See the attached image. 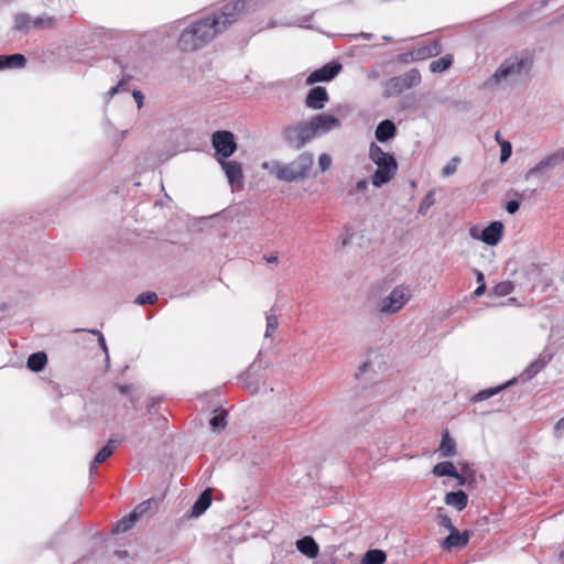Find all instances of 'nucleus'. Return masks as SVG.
Wrapping results in <instances>:
<instances>
[{
    "label": "nucleus",
    "instance_id": "nucleus-1",
    "mask_svg": "<svg viewBox=\"0 0 564 564\" xmlns=\"http://www.w3.org/2000/svg\"><path fill=\"white\" fill-rule=\"evenodd\" d=\"M340 127L341 122L335 116L319 113L307 120H302L284 127L282 130V137L290 148L300 150L319 135L337 130Z\"/></svg>",
    "mask_w": 564,
    "mask_h": 564
},
{
    "label": "nucleus",
    "instance_id": "nucleus-2",
    "mask_svg": "<svg viewBox=\"0 0 564 564\" xmlns=\"http://www.w3.org/2000/svg\"><path fill=\"white\" fill-rule=\"evenodd\" d=\"M533 64L529 52H520L506 58L496 72L485 82L489 89H509L523 83L530 75Z\"/></svg>",
    "mask_w": 564,
    "mask_h": 564
},
{
    "label": "nucleus",
    "instance_id": "nucleus-3",
    "mask_svg": "<svg viewBox=\"0 0 564 564\" xmlns=\"http://www.w3.org/2000/svg\"><path fill=\"white\" fill-rule=\"evenodd\" d=\"M246 8L245 0H232L225 3L220 10L195 21L183 35H216L225 32Z\"/></svg>",
    "mask_w": 564,
    "mask_h": 564
},
{
    "label": "nucleus",
    "instance_id": "nucleus-4",
    "mask_svg": "<svg viewBox=\"0 0 564 564\" xmlns=\"http://www.w3.org/2000/svg\"><path fill=\"white\" fill-rule=\"evenodd\" d=\"M313 163V154L311 152H303L290 163H282L280 161L263 162L262 169L279 181L291 183L306 178Z\"/></svg>",
    "mask_w": 564,
    "mask_h": 564
},
{
    "label": "nucleus",
    "instance_id": "nucleus-5",
    "mask_svg": "<svg viewBox=\"0 0 564 564\" xmlns=\"http://www.w3.org/2000/svg\"><path fill=\"white\" fill-rule=\"evenodd\" d=\"M369 158L377 165V171L371 177V182L376 187H381L394 177L398 164L392 154L384 152L378 144L372 142L369 148Z\"/></svg>",
    "mask_w": 564,
    "mask_h": 564
},
{
    "label": "nucleus",
    "instance_id": "nucleus-6",
    "mask_svg": "<svg viewBox=\"0 0 564 564\" xmlns=\"http://www.w3.org/2000/svg\"><path fill=\"white\" fill-rule=\"evenodd\" d=\"M411 297L412 291L410 286L398 285L389 295L380 300L378 310L382 314H395L409 303Z\"/></svg>",
    "mask_w": 564,
    "mask_h": 564
},
{
    "label": "nucleus",
    "instance_id": "nucleus-7",
    "mask_svg": "<svg viewBox=\"0 0 564 564\" xmlns=\"http://www.w3.org/2000/svg\"><path fill=\"white\" fill-rule=\"evenodd\" d=\"M212 145L216 161L229 159L237 150L235 134L227 130H218L212 134Z\"/></svg>",
    "mask_w": 564,
    "mask_h": 564
},
{
    "label": "nucleus",
    "instance_id": "nucleus-8",
    "mask_svg": "<svg viewBox=\"0 0 564 564\" xmlns=\"http://www.w3.org/2000/svg\"><path fill=\"white\" fill-rule=\"evenodd\" d=\"M442 52V45L437 40L431 41L429 44L419 46L411 51L400 53L395 56V62L400 64H411L414 62L424 61L432 56H436Z\"/></svg>",
    "mask_w": 564,
    "mask_h": 564
},
{
    "label": "nucleus",
    "instance_id": "nucleus-9",
    "mask_svg": "<svg viewBox=\"0 0 564 564\" xmlns=\"http://www.w3.org/2000/svg\"><path fill=\"white\" fill-rule=\"evenodd\" d=\"M564 161V147L542 158L524 175L525 181L547 174Z\"/></svg>",
    "mask_w": 564,
    "mask_h": 564
},
{
    "label": "nucleus",
    "instance_id": "nucleus-10",
    "mask_svg": "<svg viewBox=\"0 0 564 564\" xmlns=\"http://www.w3.org/2000/svg\"><path fill=\"white\" fill-rule=\"evenodd\" d=\"M555 355V348L551 349L549 346L540 354V356L532 361L520 375L522 381H528L535 377L544 367L551 361Z\"/></svg>",
    "mask_w": 564,
    "mask_h": 564
},
{
    "label": "nucleus",
    "instance_id": "nucleus-11",
    "mask_svg": "<svg viewBox=\"0 0 564 564\" xmlns=\"http://www.w3.org/2000/svg\"><path fill=\"white\" fill-rule=\"evenodd\" d=\"M555 355V348L551 349L549 346L540 354V356L532 361L520 375L522 381H528L535 377L544 367L551 361Z\"/></svg>",
    "mask_w": 564,
    "mask_h": 564
},
{
    "label": "nucleus",
    "instance_id": "nucleus-12",
    "mask_svg": "<svg viewBox=\"0 0 564 564\" xmlns=\"http://www.w3.org/2000/svg\"><path fill=\"white\" fill-rule=\"evenodd\" d=\"M555 355V348L551 349L549 346L540 354V356L532 361L520 375L522 381H528L535 377L544 367L551 361Z\"/></svg>",
    "mask_w": 564,
    "mask_h": 564
},
{
    "label": "nucleus",
    "instance_id": "nucleus-13",
    "mask_svg": "<svg viewBox=\"0 0 564 564\" xmlns=\"http://www.w3.org/2000/svg\"><path fill=\"white\" fill-rule=\"evenodd\" d=\"M218 163L224 170L230 186L232 188H241L243 185L242 165L237 161H230L228 159H225L224 161H218Z\"/></svg>",
    "mask_w": 564,
    "mask_h": 564
},
{
    "label": "nucleus",
    "instance_id": "nucleus-14",
    "mask_svg": "<svg viewBox=\"0 0 564 564\" xmlns=\"http://www.w3.org/2000/svg\"><path fill=\"white\" fill-rule=\"evenodd\" d=\"M341 70V64L338 62H332L319 69L314 70L306 78L307 85H313L318 82H329L337 76V74Z\"/></svg>",
    "mask_w": 564,
    "mask_h": 564
},
{
    "label": "nucleus",
    "instance_id": "nucleus-15",
    "mask_svg": "<svg viewBox=\"0 0 564 564\" xmlns=\"http://www.w3.org/2000/svg\"><path fill=\"white\" fill-rule=\"evenodd\" d=\"M121 443V440L117 438H110L107 444L100 448V451L95 455L93 458L90 466H89V473L93 475L97 468L98 465L106 462L117 449L119 444Z\"/></svg>",
    "mask_w": 564,
    "mask_h": 564
},
{
    "label": "nucleus",
    "instance_id": "nucleus-16",
    "mask_svg": "<svg viewBox=\"0 0 564 564\" xmlns=\"http://www.w3.org/2000/svg\"><path fill=\"white\" fill-rule=\"evenodd\" d=\"M328 101V94L324 87L317 86L312 88L306 98L305 105L307 108L313 110H321L325 107Z\"/></svg>",
    "mask_w": 564,
    "mask_h": 564
},
{
    "label": "nucleus",
    "instance_id": "nucleus-17",
    "mask_svg": "<svg viewBox=\"0 0 564 564\" xmlns=\"http://www.w3.org/2000/svg\"><path fill=\"white\" fill-rule=\"evenodd\" d=\"M503 225L501 221H492L480 234L479 239L489 246H496L501 240Z\"/></svg>",
    "mask_w": 564,
    "mask_h": 564
},
{
    "label": "nucleus",
    "instance_id": "nucleus-18",
    "mask_svg": "<svg viewBox=\"0 0 564 564\" xmlns=\"http://www.w3.org/2000/svg\"><path fill=\"white\" fill-rule=\"evenodd\" d=\"M295 546L300 553H302L308 558H316L318 556L319 546L316 543V541L310 535L299 539L295 542Z\"/></svg>",
    "mask_w": 564,
    "mask_h": 564
},
{
    "label": "nucleus",
    "instance_id": "nucleus-19",
    "mask_svg": "<svg viewBox=\"0 0 564 564\" xmlns=\"http://www.w3.org/2000/svg\"><path fill=\"white\" fill-rule=\"evenodd\" d=\"M547 346L555 352L564 348V317L551 328Z\"/></svg>",
    "mask_w": 564,
    "mask_h": 564
},
{
    "label": "nucleus",
    "instance_id": "nucleus-20",
    "mask_svg": "<svg viewBox=\"0 0 564 564\" xmlns=\"http://www.w3.org/2000/svg\"><path fill=\"white\" fill-rule=\"evenodd\" d=\"M468 543L467 532L460 533L457 529L449 531L448 536L443 541V547L445 550H452L455 547H463Z\"/></svg>",
    "mask_w": 564,
    "mask_h": 564
},
{
    "label": "nucleus",
    "instance_id": "nucleus-21",
    "mask_svg": "<svg viewBox=\"0 0 564 564\" xmlns=\"http://www.w3.org/2000/svg\"><path fill=\"white\" fill-rule=\"evenodd\" d=\"M26 59L22 54L0 55V70L19 69L25 66Z\"/></svg>",
    "mask_w": 564,
    "mask_h": 564
},
{
    "label": "nucleus",
    "instance_id": "nucleus-22",
    "mask_svg": "<svg viewBox=\"0 0 564 564\" xmlns=\"http://www.w3.org/2000/svg\"><path fill=\"white\" fill-rule=\"evenodd\" d=\"M395 132V124L391 120H383L377 126L375 135L379 142H386L392 139Z\"/></svg>",
    "mask_w": 564,
    "mask_h": 564
},
{
    "label": "nucleus",
    "instance_id": "nucleus-23",
    "mask_svg": "<svg viewBox=\"0 0 564 564\" xmlns=\"http://www.w3.org/2000/svg\"><path fill=\"white\" fill-rule=\"evenodd\" d=\"M444 501L447 506H451L460 511L466 508L468 496L463 490L452 491L446 494Z\"/></svg>",
    "mask_w": 564,
    "mask_h": 564
},
{
    "label": "nucleus",
    "instance_id": "nucleus-24",
    "mask_svg": "<svg viewBox=\"0 0 564 564\" xmlns=\"http://www.w3.org/2000/svg\"><path fill=\"white\" fill-rule=\"evenodd\" d=\"M403 85L404 84H403L401 76H395V77L388 79L384 83L383 96L387 98L399 96L400 94H402L405 90V87Z\"/></svg>",
    "mask_w": 564,
    "mask_h": 564
},
{
    "label": "nucleus",
    "instance_id": "nucleus-25",
    "mask_svg": "<svg viewBox=\"0 0 564 564\" xmlns=\"http://www.w3.org/2000/svg\"><path fill=\"white\" fill-rule=\"evenodd\" d=\"M208 37H178L177 47L183 52H193L203 47Z\"/></svg>",
    "mask_w": 564,
    "mask_h": 564
},
{
    "label": "nucleus",
    "instance_id": "nucleus-26",
    "mask_svg": "<svg viewBox=\"0 0 564 564\" xmlns=\"http://www.w3.org/2000/svg\"><path fill=\"white\" fill-rule=\"evenodd\" d=\"M516 381H517V379L513 378L512 380H510L503 384H500L498 387L481 390L478 393H476L475 395H473L470 400H471V402H480V401L487 400V399L498 394L500 391H502L507 387L511 386Z\"/></svg>",
    "mask_w": 564,
    "mask_h": 564
},
{
    "label": "nucleus",
    "instance_id": "nucleus-27",
    "mask_svg": "<svg viewBox=\"0 0 564 564\" xmlns=\"http://www.w3.org/2000/svg\"><path fill=\"white\" fill-rule=\"evenodd\" d=\"M47 364V356L43 351L31 354L28 358L26 366L34 372L42 371Z\"/></svg>",
    "mask_w": 564,
    "mask_h": 564
},
{
    "label": "nucleus",
    "instance_id": "nucleus-28",
    "mask_svg": "<svg viewBox=\"0 0 564 564\" xmlns=\"http://www.w3.org/2000/svg\"><path fill=\"white\" fill-rule=\"evenodd\" d=\"M212 503V496L209 490H205L195 501L192 508V516L199 517L203 514Z\"/></svg>",
    "mask_w": 564,
    "mask_h": 564
},
{
    "label": "nucleus",
    "instance_id": "nucleus-29",
    "mask_svg": "<svg viewBox=\"0 0 564 564\" xmlns=\"http://www.w3.org/2000/svg\"><path fill=\"white\" fill-rule=\"evenodd\" d=\"M438 452L441 454L442 457H453L456 455V443L455 441L448 435V432H445L443 437H442V441H441V444H440V447H438Z\"/></svg>",
    "mask_w": 564,
    "mask_h": 564
},
{
    "label": "nucleus",
    "instance_id": "nucleus-30",
    "mask_svg": "<svg viewBox=\"0 0 564 564\" xmlns=\"http://www.w3.org/2000/svg\"><path fill=\"white\" fill-rule=\"evenodd\" d=\"M432 473L437 477H458V471L452 462H442L433 467Z\"/></svg>",
    "mask_w": 564,
    "mask_h": 564
},
{
    "label": "nucleus",
    "instance_id": "nucleus-31",
    "mask_svg": "<svg viewBox=\"0 0 564 564\" xmlns=\"http://www.w3.org/2000/svg\"><path fill=\"white\" fill-rule=\"evenodd\" d=\"M387 558L386 553L382 550L373 549L367 551L362 558L361 564H382Z\"/></svg>",
    "mask_w": 564,
    "mask_h": 564
},
{
    "label": "nucleus",
    "instance_id": "nucleus-32",
    "mask_svg": "<svg viewBox=\"0 0 564 564\" xmlns=\"http://www.w3.org/2000/svg\"><path fill=\"white\" fill-rule=\"evenodd\" d=\"M401 78L403 80V86L405 87V89L416 87L422 80L421 73L416 68H412L409 72L404 73L403 75H401Z\"/></svg>",
    "mask_w": 564,
    "mask_h": 564
},
{
    "label": "nucleus",
    "instance_id": "nucleus-33",
    "mask_svg": "<svg viewBox=\"0 0 564 564\" xmlns=\"http://www.w3.org/2000/svg\"><path fill=\"white\" fill-rule=\"evenodd\" d=\"M453 64L452 55L447 54L438 59L432 61L430 63V70L432 73H442L448 69Z\"/></svg>",
    "mask_w": 564,
    "mask_h": 564
},
{
    "label": "nucleus",
    "instance_id": "nucleus-34",
    "mask_svg": "<svg viewBox=\"0 0 564 564\" xmlns=\"http://www.w3.org/2000/svg\"><path fill=\"white\" fill-rule=\"evenodd\" d=\"M135 521L137 520H135L134 516H132V513H130L129 516H126L121 520L116 522V524L112 529V532L113 533L127 532L134 525Z\"/></svg>",
    "mask_w": 564,
    "mask_h": 564
},
{
    "label": "nucleus",
    "instance_id": "nucleus-35",
    "mask_svg": "<svg viewBox=\"0 0 564 564\" xmlns=\"http://www.w3.org/2000/svg\"><path fill=\"white\" fill-rule=\"evenodd\" d=\"M352 238H354V230H352V228L345 226L343 228L340 235L337 238L336 247L338 249L346 248L352 241Z\"/></svg>",
    "mask_w": 564,
    "mask_h": 564
},
{
    "label": "nucleus",
    "instance_id": "nucleus-36",
    "mask_svg": "<svg viewBox=\"0 0 564 564\" xmlns=\"http://www.w3.org/2000/svg\"><path fill=\"white\" fill-rule=\"evenodd\" d=\"M210 427L214 432H220L223 431L226 425V413L224 411H220L219 413H216L209 421Z\"/></svg>",
    "mask_w": 564,
    "mask_h": 564
},
{
    "label": "nucleus",
    "instance_id": "nucleus-37",
    "mask_svg": "<svg viewBox=\"0 0 564 564\" xmlns=\"http://www.w3.org/2000/svg\"><path fill=\"white\" fill-rule=\"evenodd\" d=\"M278 327H279L278 317L274 314H268L264 337L265 338L271 337L272 334L278 329Z\"/></svg>",
    "mask_w": 564,
    "mask_h": 564
},
{
    "label": "nucleus",
    "instance_id": "nucleus-38",
    "mask_svg": "<svg viewBox=\"0 0 564 564\" xmlns=\"http://www.w3.org/2000/svg\"><path fill=\"white\" fill-rule=\"evenodd\" d=\"M158 294L154 292L141 293L134 300L138 305L154 304L158 301Z\"/></svg>",
    "mask_w": 564,
    "mask_h": 564
},
{
    "label": "nucleus",
    "instance_id": "nucleus-39",
    "mask_svg": "<svg viewBox=\"0 0 564 564\" xmlns=\"http://www.w3.org/2000/svg\"><path fill=\"white\" fill-rule=\"evenodd\" d=\"M434 202H435L434 193L431 191L422 199V202L419 206V209H417L419 214H421L423 216L426 215L427 210L434 204Z\"/></svg>",
    "mask_w": 564,
    "mask_h": 564
},
{
    "label": "nucleus",
    "instance_id": "nucleus-40",
    "mask_svg": "<svg viewBox=\"0 0 564 564\" xmlns=\"http://www.w3.org/2000/svg\"><path fill=\"white\" fill-rule=\"evenodd\" d=\"M459 163V159L457 156L453 158L443 169H442V176L448 177L456 173L457 166Z\"/></svg>",
    "mask_w": 564,
    "mask_h": 564
},
{
    "label": "nucleus",
    "instance_id": "nucleus-41",
    "mask_svg": "<svg viewBox=\"0 0 564 564\" xmlns=\"http://www.w3.org/2000/svg\"><path fill=\"white\" fill-rule=\"evenodd\" d=\"M513 291V284L511 282H501L494 288V292L498 296H506Z\"/></svg>",
    "mask_w": 564,
    "mask_h": 564
},
{
    "label": "nucleus",
    "instance_id": "nucleus-42",
    "mask_svg": "<svg viewBox=\"0 0 564 564\" xmlns=\"http://www.w3.org/2000/svg\"><path fill=\"white\" fill-rule=\"evenodd\" d=\"M500 148H501L500 162L505 163L511 156L512 145L509 141H500Z\"/></svg>",
    "mask_w": 564,
    "mask_h": 564
},
{
    "label": "nucleus",
    "instance_id": "nucleus-43",
    "mask_svg": "<svg viewBox=\"0 0 564 564\" xmlns=\"http://www.w3.org/2000/svg\"><path fill=\"white\" fill-rule=\"evenodd\" d=\"M18 26H25L26 29H29V24H33L34 26L43 23V20L42 19H35V20H31L29 17L26 15H19L15 20Z\"/></svg>",
    "mask_w": 564,
    "mask_h": 564
},
{
    "label": "nucleus",
    "instance_id": "nucleus-44",
    "mask_svg": "<svg viewBox=\"0 0 564 564\" xmlns=\"http://www.w3.org/2000/svg\"><path fill=\"white\" fill-rule=\"evenodd\" d=\"M330 165H332V158L326 153L321 154L318 158L319 170L322 172H326L330 167Z\"/></svg>",
    "mask_w": 564,
    "mask_h": 564
},
{
    "label": "nucleus",
    "instance_id": "nucleus-45",
    "mask_svg": "<svg viewBox=\"0 0 564 564\" xmlns=\"http://www.w3.org/2000/svg\"><path fill=\"white\" fill-rule=\"evenodd\" d=\"M88 332L90 334L96 335L98 337L99 346L104 350V352L106 354V359L109 360L108 347H107V344H106L104 335L99 330H97V329H91V330H88Z\"/></svg>",
    "mask_w": 564,
    "mask_h": 564
},
{
    "label": "nucleus",
    "instance_id": "nucleus-46",
    "mask_svg": "<svg viewBox=\"0 0 564 564\" xmlns=\"http://www.w3.org/2000/svg\"><path fill=\"white\" fill-rule=\"evenodd\" d=\"M150 509V501H143L138 505L134 510L131 512L134 516L135 520L139 519L143 513H145Z\"/></svg>",
    "mask_w": 564,
    "mask_h": 564
},
{
    "label": "nucleus",
    "instance_id": "nucleus-47",
    "mask_svg": "<svg viewBox=\"0 0 564 564\" xmlns=\"http://www.w3.org/2000/svg\"><path fill=\"white\" fill-rule=\"evenodd\" d=\"M437 522H438V524L441 527L447 529L448 531H452L453 529H456L453 525L451 518L448 516H446V514H438Z\"/></svg>",
    "mask_w": 564,
    "mask_h": 564
},
{
    "label": "nucleus",
    "instance_id": "nucleus-48",
    "mask_svg": "<svg viewBox=\"0 0 564 564\" xmlns=\"http://www.w3.org/2000/svg\"><path fill=\"white\" fill-rule=\"evenodd\" d=\"M553 435L555 438L560 440L564 435V417L560 419L557 423L553 427Z\"/></svg>",
    "mask_w": 564,
    "mask_h": 564
},
{
    "label": "nucleus",
    "instance_id": "nucleus-49",
    "mask_svg": "<svg viewBox=\"0 0 564 564\" xmlns=\"http://www.w3.org/2000/svg\"><path fill=\"white\" fill-rule=\"evenodd\" d=\"M368 187V183L366 180H360L356 183L355 187L349 191L350 195H354L356 192H365Z\"/></svg>",
    "mask_w": 564,
    "mask_h": 564
},
{
    "label": "nucleus",
    "instance_id": "nucleus-50",
    "mask_svg": "<svg viewBox=\"0 0 564 564\" xmlns=\"http://www.w3.org/2000/svg\"><path fill=\"white\" fill-rule=\"evenodd\" d=\"M123 86H124V82L121 80L118 83V85L113 86L112 88L109 89V91L107 93V95L109 96V98H112L115 95H117L121 89H123Z\"/></svg>",
    "mask_w": 564,
    "mask_h": 564
},
{
    "label": "nucleus",
    "instance_id": "nucleus-51",
    "mask_svg": "<svg viewBox=\"0 0 564 564\" xmlns=\"http://www.w3.org/2000/svg\"><path fill=\"white\" fill-rule=\"evenodd\" d=\"M519 202L517 200H509L507 203L506 209L509 214H514L519 210Z\"/></svg>",
    "mask_w": 564,
    "mask_h": 564
},
{
    "label": "nucleus",
    "instance_id": "nucleus-52",
    "mask_svg": "<svg viewBox=\"0 0 564 564\" xmlns=\"http://www.w3.org/2000/svg\"><path fill=\"white\" fill-rule=\"evenodd\" d=\"M133 99L135 100L137 102V107L140 109L142 108L143 106V101H144V97H143V94L139 90H134L133 94Z\"/></svg>",
    "mask_w": 564,
    "mask_h": 564
},
{
    "label": "nucleus",
    "instance_id": "nucleus-53",
    "mask_svg": "<svg viewBox=\"0 0 564 564\" xmlns=\"http://www.w3.org/2000/svg\"><path fill=\"white\" fill-rule=\"evenodd\" d=\"M486 291V284L485 283H481L479 284L476 290L474 291V295L475 296H481Z\"/></svg>",
    "mask_w": 564,
    "mask_h": 564
},
{
    "label": "nucleus",
    "instance_id": "nucleus-54",
    "mask_svg": "<svg viewBox=\"0 0 564 564\" xmlns=\"http://www.w3.org/2000/svg\"><path fill=\"white\" fill-rule=\"evenodd\" d=\"M538 271H539V269L535 264H530L525 268L527 274H530V275L536 274Z\"/></svg>",
    "mask_w": 564,
    "mask_h": 564
},
{
    "label": "nucleus",
    "instance_id": "nucleus-55",
    "mask_svg": "<svg viewBox=\"0 0 564 564\" xmlns=\"http://www.w3.org/2000/svg\"><path fill=\"white\" fill-rule=\"evenodd\" d=\"M476 280H477V283H478V284L485 283V276H484L482 272L477 271V273H476Z\"/></svg>",
    "mask_w": 564,
    "mask_h": 564
},
{
    "label": "nucleus",
    "instance_id": "nucleus-56",
    "mask_svg": "<svg viewBox=\"0 0 564 564\" xmlns=\"http://www.w3.org/2000/svg\"><path fill=\"white\" fill-rule=\"evenodd\" d=\"M469 235L475 239H479L480 237V235H478V229L476 227L470 228Z\"/></svg>",
    "mask_w": 564,
    "mask_h": 564
},
{
    "label": "nucleus",
    "instance_id": "nucleus-57",
    "mask_svg": "<svg viewBox=\"0 0 564 564\" xmlns=\"http://www.w3.org/2000/svg\"><path fill=\"white\" fill-rule=\"evenodd\" d=\"M379 76H380V74H379V72H377V70H372V72H370V73L368 74V78H369V79H372V80L378 79V78H379Z\"/></svg>",
    "mask_w": 564,
    "mask_h": 564
},
{
    "label": "nucleus",
    "instance_id": "nucleus-58",
    "mask_svg": "<svg viewBox=\"0 0 564 564\" xmlns=\"http://www.w3.org/2000/svg\"><path fill=\"white\" fill-rule=\"evenodd\" d=\"M265 261L268 263H276L278 262V257L276 256L265 257Z\"/></svg>",
    "mask_w": 564,
    "mask_h": 564
},
{
    "label": "nucleus",
    "instance_id": "nucleus-59",
    "mask_svg": "<svg viewBox=\"0 0 564 564\" xmlns=\"http://www.w3.org/2000/svg\"><path fill=\"white\" fill-rule=\"evenodd\" d=\"M370 367V364L369 362H364L360 367H359V372H366L368 370V368Z\"/></svg>",
    "mask_w": 564,
    "mask_h": 564
},
{
    "label": "nucleus",
    "instance_id": "nucleus-60",
    "mask_svg": "<svg viewBox=\"0 0 564 564\" xmlns=\"http://www.w3.org/2000/svg\"><path fill=\"white\" fill-rule=\"evenodd\" d=\"M130 387L129 386H118V390L121 392V393H128Z\"/></svg>",
    "mask_w": 564,
    "mask_h": 564
},
{
    "label": "nucleus",
    "instance_id": "nucleus-61",
    "mask_svg": "<svg viewBox=\"0 0 564 564\" xmlns=\"http://www.w3.org/2000/svg\"><path fill=\"white\" fill-rule=\"evenodd\" d=\"M455 478L458 480V484H459L460 486H464V485H465V478H464V477H462L459 474H458V477H455Z\"/></svg>",
    "mask_w": 564,
    "mask_h": 564
},
{
    "label": "nucleus",
    "instance_id": "nucleus-62",
    "mask_svg": "<svg viewBox=\"0 0 564 564\" xmlns=\"http://www.w3.org/2000/svg\"><path fill=\"white\" fill-rule=\"evenodd\" d=\"M495 139L500 143V141H502L500 139V132H496V135H495Z\"/></svg>",
    "mask_w": 564,
    "mask_h": 564
},
{
    "label": "nucleus",
    "instance_id": "nucleus-63",
    "mask_svg": "<svg viewBox=\"0 0 564 564\" xmlns=\"http://www.w3.org/2000/svg\"><path fill=\"white\" fill-rule=\"evenodd\" d=\"M359 35L366 36L369 35L368 33H360Z\"/></svg>",
    "mask_w": 564,
    "mask_h": 564
}]
</instances>
